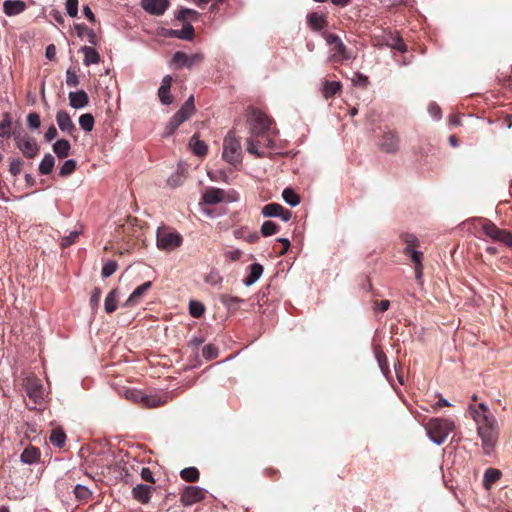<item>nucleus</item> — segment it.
Instances as JSON below:
<instances>
[{"instance_id":"nucleus-1","label":"nucleus","mask_w":512,"mask_h":512,"mask_svg":"<svg viewBox=\"0 0 512 512\" xmlns=\"http://www.w3.org/2000/svg\"><path fill=\"white\" fill-rule=\"evenodd\" d=\"M474 419L477 423L478 434L482 440L484 453L489 455L494 449L499 435L498 424L492 414H479L476 412Z\"/></svg>"},{"instance_id":"nucleus-2","label":"nucleus","mask_w":512,"mask_h":512,"mask_svg":"<svg viewBox=\"0 0 512 512\" xmlns=\"http://www.w3.org/2000/svg\"><path fill=\"white\" fill-rule=\"evenodd\" d=\"M427 436L437 445L445 442L447 437L455 429V422L450 418H430L425 424Z\"/></svg>"},{"instance_id":"nucleus-3","label":"nucleus","mask_w":512,"mask_h":512,"mask_svg":"<svg viewBox=\"0 0 512 512\" xmlns=\"http://www.w3.org/2000/svg\"><path fill=\"white\" fill-rule=\"evenodd\" d=\"M183 243V237L174 228L161 226L157 229L156 244L158 249L171 252L179 248Z\"/></svg>"},{"instance_id":"nucleus-4","label":"nucleus","mask_w":512,"mask_h":512,"mask_svg":"<svg viewBox=\"0 0 512 512\" xmlns=\"http://www.w3.org/2000/svg\"><path fill=\"white\" fill-rule=\"evenodd\" d=\"M222 158L235 168L242 164L241 143L233 131H230L223 140Z\"/></svg>"},{"instance_id":"nucleus-5","label":"nucleus","mask_w":512,"mask_h":512,"mask_svg":"<svg viewBox=\"0 0 512 512\" xmlns=\"http://www.w3.org/2000/svg\"><path fill=\"white\" fill-rule=\"evenodd\" d=\"M482 232L495 242L512 248V231L497 227L492 221L485 219L481 223Z\"/></svg>"},{"instance_id":"nucleus-6","label":"nucleus","mask_w":512,"mask_h":512,"mask_svg":"<svg viewBox=\"0 0 512 512\" xmlns=\"http://www.w3.org/2000/svg\"><path fill=\"white\" fill-rule=\"evenodd\" d=\"M325 40L328 45H333V54L330 56V61L334 63H343L344 61L353 59L351 51L342 42L340 37L336 34H326Z\"/></svg>"},{"instance_id":"nucleus-7","label":"nucleus","mask_w":512,"mask_h":512,"mask_svg":"<svg viewBox=\"0 0 512 512\" xmlns=\"http://www.w3.org/2000/svg\"><path fill=\"white\" fill-rule=\"evenodd\" d=\"M377 145L385 153H397L400 149V137L397 130L386 127L379 137Z\"/></svg>"},{"instance_id":"nucleus-8","label":"nucleus","mask_w":512,"mask_h":512,"mask_svg":"<svg viewBox=\"0 0 512 512\" xmlns=\"http://www.w3.org/2000/svg\"><path fill=\"white\" fill-rule=\"evenodd\" d=\"M272 120L263 112L252 109L249 119L250 133L253 136H263L270 129Z\"/></svg>"},{"instance_id":"nucleus-9","label":"nucleus","mask_w":512,"mask_h":512,"mask_svg":"<svg viewBox=\"0 0 512 512\" xmlns=\"http://www.w3.org/2000/svg\"><path fill=\"white\" fill-rule=\"evenodd\" d=\"M14 141L18 149L27 158H34L39 152V147L32 137L27 134L21 135L20 133H14Z\"/></svg>"},{"instance_id":"nucleus-10","label":"nucleus","mask_w":512,"mask_h":512,"mask_svg":"<svg viewBox=\"0 0 512 512\" xmlns=\"http://www.w3.org/2000/svg\"><path fill=\"white\" fill-rule=\"evenodd\" d=\"M23 387L28 397L38 404L43 399L44 389L41 380L36 376H28L23 380Z\"/></svg>"},{"instance_id":"nucleus-11","label":"nucleus","mask_w":512,"mask_h":512,"mask_svg":"<svg viewBox=\"0 0 512 512\" xmlns=\"http://www.w3.org/2000/svg\"><path fill=\"white\" fill-rule=\"evenodd\" d=\"M206 491L197 486H187L180 495V502L184 506H191L202 501Z\"/></svg>"},{"instance_id":"nucleus-12","label":"nucleus","mask_w":512,"mask_h":512,"mask_svg":"<svg viewBox=\"0 0 512 512\" xmlns=\"http://www.w3.org/2000/svg\"><path fill=\"white\" fill-rule=\"evenodd\" d=\"M122 230L124 237L127 238V242L132 239H139L142 236V225L137 218L128 217L126 223L119 227Z\"/></svg>"},{"instance_id":"nucleus-13","label":"nucleus","mask_w":512,"mask_h":512,"mask_svg":"<svg viewBox=\"0 0 512 512\" xmlns=\"http://www.w3.org/2000/svg\"><path fill=\"white\" fill-rule=\"evenodd\" d=\"M169 6V0H141V7L155 16L163 15Z\"/></svg>"},{"instance_id":"nucleus-14","label":"nucleus","mask_w":512,"mask_h":512,"mask_svg":"<svg viewBox=\"0 0 512 512\" xmlns=\"http://www.w3.org/2000/svg\"><path fill=\"white\" fill-rule=\"evenodd\" d=\"M225 192L224 190L216 187H210L205 190L202 195V200L205 204L208 205H216L221 203L224 200Z\"/></svg>"},{"instance_id":"nucleus-15","label":"nucleus","mask_w":512,"mask_h":512,"mask_svg":"<svg viewBox=\"0 0 512 512\" xmlns=\"http://www.w3.org/2000/svg\"><path fill=\"white\" fill-rule=\"evenodd\" d=\"M56 121L61 131L72 135L76 131V127L71 120L70 115L64 111H58L56 114Z\"/></svg>"},{"instance_id":"nucleus-16","label":"nucleus","mask_w":512,"mask_h":512,"mask_svg":"<svg viewBox=\"0 0 512 512\" xmlns=\"http://www.w3.org/2000/svg\"><path fill=\"white\" fill-rule=\"evenodd\" d=\"M26 8V3L21 0H5L3 2V12L7 16L19 15L24 12Z\"/></svg>"},{"instance_id":"nucleus-17","label":"nucleus","mask_w":512,"mask_h":512,"mask_svg":"<svg viewBox=\"0 0 512 512\" xmlns=\"http://www.w3.org/2000/svg\"><path fill=\"white\" fill-rule=\"evenodd\" d=\"M153 490L149 485L138 484L132 489V496L140 503L147 504L150 501Z\"/></svg>"},{"instance_id":"nucleus-18","label":"nucleus","mask_w":512,"mask_h":512,"mask_svg":"<svg viewBox=\"0 0 512 512\" xmlns=\"http://www.w3.org/2000/svg\"><path fill=\"white\" fill-rule=\"evenodd\" d=\"M140 399L142 400V406L145 408H157L165 405L168 402V396L166 394H144V396H140Z\"/></svg>"},{"instance_id":"nucleus-19","label":"nucleus","mask_w":512,"mask_h":512,"mask_svg":"<svg viewBox=\"0 0 512 512\" xmlns=\"http://www.w3.org/2000/svg\"><path fill=\"white\" fill-rule=\"evenodd\" d=\"M171 84L172 77L170 75H166L162 79L161 86L158 90V96L160 98V101L165 105L172 103V96L170 95Z\"/></svg>"},{"instance_id":"nucleus-20","label":"nucleus","mask_w":512,"mask_h":512,"mask_svg":"<svg viewBox=\"0 0 512 512\" xmlns=\"http://www.w3.org/2000/svg\"><path fill=\"white\" fill-rule=\"evenodd\" d=\"M195 112V105H194V96L191 95L185 103L182 105V107L174 114L176 118L181 120L183 123L187 119H189L192 114Z\"/></svg>"},{"instance_id":"nucleus-21","label":"nucleus","mask_w":512,"mask_h":512,"mask_svg":"<svg viewBox=\"0 0 512 512\" xmlns=\"http://www.w3.org/2000/svg\"><path fill=\"white\" fill-rule=\"evenodd\" d=\"M307 22L311 29L314 31H320L328 26V21L326 16L323 14H318L317 12H312L307 16Z\"/></svg>"},{"instance_id":"nucleus-22","label":"nucleus","mask_w":512,"mask_h":512,"mask_svg":"<svg viewBox=\"0 0 512 512\" xmlns=\"http://www.w3.org/2000/svg\"><path fill=\"white\" fill-rule=\"evenodd\" d=\"M70 105L73 108H82L89 103V96L84 90L69 93Z\"/></svg>"},{"instance_id":"nucleus-23","label":"nucleus","mask_w":512,"mask_h":512,"mask_svg":"<svg viewBox=\"0 0 512 512\" xmlns=\"http://www.w3.org/2000/svg\"><path fill=\"white\" fill-rule=\"evenodd\" d=\"M169 37H174L183 40H192L195 36L194 28L191 24L187 23L180 30L170 29L167 33Z\"/></svg>"},{"instance_id":"nucleus-24","label":"nucleus","mask_w":512,"mask_h":512,"mask_svg":"<svg viewBox=\"0 0 512 512\" xmlns=\"http://www.w3.org/2000/svg\"><path fill=\"white\" fill-rule=\"evenodd\" d=\"M189 146L192 149L193 153L197 156L203 157L207 154L208 147L204 141L199 139L198 134H194L191 137L189 141Z\"/></svg>"},{"instance_id":"nucleus-25","label":"nucleus","mask_w":512,"mask_h":512,"mask_svg":"<svg viewBox=\"0 0 512 512\" xmlns=\"http://www.w3.org/2000/svg\"><path fill=\"white\" fill-rule=\"evenodd\" d=\"M249 275L243 279V283L246 286L254 284L263 273V266L259 263H254L249 266Z\"/></svg>"},{"instance_id":"nucleus-26","label":"nucleus","mask_w":512,"mask_h":512,"mask_svg":"<svg viewBox=\"0 0 512 512\" xmlns=\"http://www.w3.org/2000/svg\"><path fill=\"white\" fill-rule=\"evenodd\" d=\"M20 458L23 463L33 464L39 460L40 451L38 448H36L32 445H29L24 449Z\"/></svg>"},{"instance_id":"nucleus-27","label":"nucleus","mask_w":512,"mask_h":512,"mask_svg":"<svg viewBox=\"0 0 512 512\" xmlns=\"http://www.w3.org/2000/svg\"><path fill=\"white\" fill-rule=\"evenodd\" d=\"M151 285H152L151 282L147 281V282L141 284L140 286H138L132 292V294L130 295L128 300L126 301L125 306H129L134 303H137L139 301V299L150 289Z\"/></svg>"},{"instance_id":"nucleus-28","label":"nucleus","mask_w":512,"mask_h":512,"mask_svg":"<svg viewBox=\"0 0 512 512\" xmlns=\"http://www.w3.org/2000/svg\"><path fill=\"white\" fill-rule=\"evenodd\" d=\"M342 88L338 81H325L322 87V94L325 99L334 97Z\"/></svg>"},{"instance_id":"nucleus-29","label":"nucleus","mask_w":512,"mask_h":512,"mask_svg":"<svg viewBox=\"0 0 512 512\" xmlns=\"http://www.w3.org/2000/svg\"><path fill=\"white\" fill-rule=\"evenodd\" d=\"M71 145L68 140L60 139L53 144V151L59 158H65L69 155Z\"/></svg>"},{"instance_id":"nucleus-30","label":"nucleus","mask_w":512,"mask_h":512,"mask_svg":"<svg viewBox=\"0 0 512 512\" xmlns=\"http://www.w3.org/2000/svg\"><path fill=\"white\" fill-rule=\"evenodd\" d=\"M81 52L84 54V64L86 66L99 63L100 55L94 48L84 46L81 48Z\"/></svg>"},{"instance_id":"nucleus-31","label":"nucleus","mask_w":512,"mask_h":512,"mask_svg":"<svg viewBox=\"0 0 512 512\" xmlns=\"http://www.w3.org/2000/svg\"><path fill=\"white\" fill-rule=\"evenodd\" d=\"M76 33L79 37H83L84 35L87 36L88 41L96 45L97 44V35L94 32V30L88 28L85 24H76L75 25Z\"/></svg>"},{"instance_id":"nucleus-32","label":"nucleus","mask_w":512,"mask_h":512,"mask_svg":"<svg viewBox=\"0 0 512 512\" xmlns=\"http://www.w3.org/2000/svg\"><path fill=\"white\" fill-rule=\"evenodd\" d=\"M55 164V158L50 153L44 155L39 165V172L42 175H48L52 172Z\"/></svg>"},{"instance_id":"nucleus-33","label":"nucleus","mask_w":512,"mask_h":512,"mask_svg":"<svg viewBox=\"0 0 512 512\" xmlns=\"http://www.w3.org/2000/svg\"><path fill=\"white\" fill-rule=\"evenodd\" d=\"M12 119L10 113L6 112L3 114V120L0 122V137L10 138L11 136Z\"/></svg>"},{"instance_id":"nucleus-34","label":"nucleus","mask_w":512,"mask_h":512,"mask_svg":"<svg viewBox=\"0 0 512 512\" xmlns=\"http://www.w3.org/2000/svg\"><path fill=\"white\" fill-rule=\"evenodd\" d=\"M180 476L186 482L195 483L199 480L200 473L196 467H188L181 470Z\"/></svg>"},{"instance_id":"nucleus-35","label":"nucleus","mask_w":512,"mask_h":512,"mask_svg":"<svg viewBox=\"0 0 512 512\" xmlns=\"http://www.w3.org/2000/svg\"><path fill=\"white\" fill-rule=\"evenodd\" d=\"M117 289H113L105 298L104 308L107 313H113L117 309Z\"/></svg>"},{"instance_id":"nucleus-36","label":"nucleus","mask_w":512,"mask_h":512,"mask_svg":"<svg viewBox=\"0 0 512 512\" xmlns=\"http://www.w3.org/2000/svg\"><path fill=\"white\" fill-rule=\"evenodd\" d=\"M74 494L77 500L87 503L92 499V492L84 485H76Z\"/></svg>"},{"instance_id":"nucleus-37","label":"nucleus","mask_w":512,"mask_h":512,"mask_svg":"<svg viewBox=\"0 0 512 512\" xmlns=\"http://www.w3.org/2000/svg\"><path fill=\"white\" fill-rule=\"evenodd\" d=\"M501 477V472L498 469L488 468L484 474V486L489 488L493 483L498 481Z\"/></svg>"},{"instance_id":"nucleus-38","label":"nucleus","mask_w":512,"mask_h":512,"mask_svg":"<svg viewBox=\"0 0 512 512\" xmlns=\"http://www.w3.org/2000/svg\"><path fill=\"white\" fill-rule=\"evenodd\" d=\"M283 211V206L278 203H269L262 208L265 217H278Z\"/></svg>"},{"instance_id":"nucleus-39","label":"nucleus","mask_w":512,"mask_h":512,"mask_svg":"<svg viewBox=\"0 0 512 512\" xmlns=\"http://www.w3.org/2000/svg\"><path fill=\"white\" fill-rule=\"evenodd\" d=\"M282 197L291 206H296L300 203L299 195L292 188H285L282 192Z\"/></svg>"},{"instance_id":"nucleus-40","label":"nucleus","mask_w":512,"mask_h":512,"mask_svg":"<svg viewBox=\"0 0 512 512\" xmlns=\"http://www.w3.org/2000/svg\"><path fill=\"white\" fill-rule=\"evenodd\" d=\"M220 302L229 309H236L238 305L243 302V300L236 296L223 294L220 296Z\"/></svg>"},{"instance_id":"nucleus-41","label":"nucleus","mask_w":512,"mask_h":512,"mask_svg":"<svg viewBox=\"0 0 512 512\" xmlns=\"http://www.w3.org/2000/svg\"><path fill=\"white\" fill-rule=\"evenodd\" d=\"M66 441V435L61 429H54L50 435V442L58 447L61 448Z\"/></svg>"},{"instance_id":"nucleus-42","label":"nucleus","mask_w":512,"mask_h":512,"mask_svg":"<svg viewBox=\"0 0 512 512\" xmlns=\"http://www.w3.org/2000/svg\"><path fill=\"white\" fill-rule=\"evenodd\" d=\"M79 125L80 127L86 131L90 132L94 127V117L90 113L83 114L79 117Z\"/></svg>"},{"instance_id":"nucleus-43","label":"nucleus","mask_w":512,"mask_h":512,"mask_svg":"<svg viewBox=\"0 0 512 512\" xmlns=\"http://www.w3.org/2000/svg\"><path fill=\"white\" fill-rule=\"evenodd\" d=\"M259 136H253L251 134V136L247 139V151L250 153V154H253L255 155L256 157H263L264 156V153H261L259 152L258 148H257V145L259 143L258 141V138Z\"/></svg>"},{"instance_id":"nucleus-44","label":"nucleus","mask_w":512,"mask_h":512,"mask_svg":"<svg viewBox=\"0 0 512 512\" xmlns=\"http://www.w3.org/2000/svg\"><path fill=\"white\" fill-rule=\"evenodd\" d=\"M376 359L379 364V367L382 371V373L388 377L390 374V369L387 361V357L383 351H376Z\"/></svg>"},{"instance_id":"nucleus-45","label":"nucleus","mask_w":512,"mask_h":512,"mask_svg":"<svg viewBox=\"0 0 512 512\" xmlns=\"http://www.w3.org/2000/svg\"><path fill=\"white\" fill-rule=\"evenodd\" d=\"M77 167V163L73 159L66 160L62 167L60 168L59 175L61 177H67L71 175Z\"/></svg>"},{"instance_id":"nucleus-46","label":"nucleus","mask_w":512,"mask_h":512,"mask_svg":"<svg viewBox=\"0 0 512 512\" xmlns=\"http://www.w3.org/2000/svg\"><path fill=\"white\" fill-rule=\"evenodd\" d=\"M279 230V226L273 221H265L261 226V234L264 237L271 236L277 233Z\"/></svg>"},{"instance_id":"nucleus-47","label":"nucleus","mask_w":512,"mask_h":512,"mask_svg":"<svg viewBox=\"0 0 512 512\" xmlns=\"http://www.w3.org/2000/svg\"><path fill=\"white\" fill-rule=\"evenodd\" d=\"M205 312V307L201 302L198 301H190L189 303V313L191 316L195 318L201 317Z\"/></svg>"},{"instance_id":"nucleus-48","label":"nucleus","mask_w":512,"mask_h":512,"mask_svg":"<svg viewBox=\"0 0 512 512\" xmlns=\"http://www.w3.org/2000/svg\"><path fill=\"white\" fill-rule=\"evenodd\" d=\"M198 12L189 8H182L178 11L176 18L180 21H185L188 18L192 20H196L198 17Z\"/></svg>"},{"instance_id":"nucleus-49","label":"nucleus","mask_w":512,"mask_h":512,"mask_svg":"<svg viewBox=\"0 0 512 512\" xmlns=\"http://www.w3.org/2000/svg\"><path fill=\"white\" fill-rule=\"evenodd\" d=\"M66 84L69 87H77L79 85V77L73 68H68L66 71Z\"/></svg>"},{"instance_id":"nucleus-50","label":"nucleus","mask_w":512,"mask_h":512,"mask_svg":"<svg viewBox=\"0 0 512 512\" xmlns=\"http://www.w3.org/2000/svg\"><path fill=\"white\" fill-rule=\"evenodd\" d=\"M181 124V120H179L173 115V117L170 119L169 123L165 127L164 136L172 135Z\"/></svg>"},{"instance_id":"nucleus-51","label":"nucleus","mask_w":512,"mask_h":512,"mask_svg":"<svg viewBox=\"0 0 512 512\" xmlns=\"http://www.w3.org/2000/svg\"><path fill=\"white\" fill-rule=\"evenodd\" d=\"M24 161L20 158L11 159L9 171L13 176H18L21 173Z\"/></svg>"},{"instance_id":"nucleus-52","label":"nucleus","mask_w":512,"mask_h":512,"mask_svg":"<svg viewBox=\"0 0 512 512\" xmlns=\"http://www.w3.org/2000/svg\"><path fill=\"white\" fill-rule=\"evenodd\" d=\"M202 355L207 360L215 359L218 356V349L212 344L205 345L202 349Z\"/></svg>"},{"instance_id":"nucleus-53","label":"nucleus","mask_w":512,"mask_h":512,"mask_svg":"<svg viewBox=\"0 0 512 512\" xmlns=\"http://www.w3.org/2000/svg\"><path fill=\"white\" fill-rule=\"evenodd\" d=\"M172 61L174 64H176L178 66H186L187 67V64L189 61V56L182 51H178L173 55Z\"/></svg>"},{"instance_id":"nucleus-54","label":"nucleus","mask_w":512,"mask_h":512,"mask_svg":"<svg viewBox=\"0 0 512 512\" xmlns=\"http://www.w3.org/2000/svg\"><path fill=\"white\" fill-rule=\"evenodd\" d=\"M205 282L210 285H217L222 282V276L217 270H211L205 277Z\"/></svg>"},{"instance_id":"nucleus-55","label":"nucleus","mask_w":512,"mask_h":512,"mask_svg":"<svg viewBox=\"0 0 512 512\" xmlns=\"http://www.w3.org/2000/svg\"><path fill=\"white\" fill-rule=\"evenodd\" d=\"M352 82L355 86H360V87L366 88L369 83V80L366 75L357 72L354 74V76L352 78Z\"/></svg>"},{"instance_id":"nucleus-56","label":"nucleus","mask_w":512,"mask_h":512,"mask_svg":"<svg viewBox=\"0 0 512 512\" xmlns=\"http://www.w3.org/2000/svg\"><path fill=\"white\" fill-rule=\"evenodd\" d=\"M27 123L31 129H38L41 124L39 114H37L36 112L29 113L27 116Z\"/></svg>"},{"instance_id":"nucleus-57","label":"nucleus","mask_w":512,"mask_h":512,"mask_svg":"<svg viewBox=\"0 0 512 512\" xmlns=\"http://www.w3.org/2000/svg\"><path fill=\"white\" fill-rule=\"evenodd\" d=\"M117 263L115 261H108L102 268V276L107 278L117 270Z\"/></svg>"},{"instance_id":"nucleus-58","label":"nucleus","mask_w":512,"mask_h":512,"mask_svg":"<svg viewBox=\"0 0 512 512\" xmlns=\"http://www.w3.org/2000/svg\"><path fill=\"white\" fill-rule=\"evenodd\" d=\"M66 11L70 17H76L78 14V0H66Z\"/></svg>"},{"instance_id":"nucleus-59","label":"nucleus","mask_w":512,"mask_h":512,"mask_svg":"<svg viewBox=\"0 0 512 512\" xmlns=\"http://www.w3.org/2000/svg\"><path fill=\"white\" fill-rule=\"evenodd\" d=\"M401 239L406 244V246H409V247H417L419 244L417 237L410 233L402 234Z\"/></svg>"},{"instance_id":"nucleus-60","label":"nucleus","mask_w":512,"mask_h":512,"mask_svg":"<svg viewBox=\"0 0 512 512\" xmlns=\"http://www.w3.org/2000/svg\"><path fill=\"white\" fill-rule=\"evenodd\" d=\"M78 236H79V232H77V231L71 232L69 234V236L62 238L61 246L63 248L69 247L70 245H72L76 241Z\"/></svg>"},{"instance_id":"nucleus-61","label":"nucleus","mask_w":512,"mask_h":512,"mask_svg":"<svg viewBox=\"0 0 512 512\" xmlns=\"http://www.w3.org/2000/svg\"><path fill=\"white\" fill-rule=\"evenodd\" d=\"M403 253L406 256H409L411 258V261L414 262V257H417V259L422 260V253L416 250V247H409L406 246L403 250Z\"/></svg>"},{"instance_id":"nucleus-62","label":"nucleus","mask_w":512,"mask_h":512,"mask_svg":"<svg viewBox=\"0 0 512 512\" xmlns=\"http://www.w3.org/2000/svg\"><path fill=\"white\" fill-rule=\"evenodd\" d=\"M414 269H415V278L418 282L422 280V274H423V265L422 260L417 259V257H414Z\"/></svg>"},{"instance_id":"nucleus-63","label":"nucleus","mask_w":512,"mask_h":512,"mask_svg":"<svg viewBox=\"0 0 512 512\" xmlns=\"http://www.w3.org/2000/svg\"><path fill=\"white\" fill-rule=\"evenodd\" d=\"M145 393L138 390H130L126 392V397L128 399H131L135 403H139L142 405V400L140 399V396H144Z\"/></svg>"},{"instance_id":"nucleus-64","label":"nucleus","mask_w":512,"mask_h":512,"mask_svg":"<svg viewBox=\"0 0 512 512\" xmlns=\"http://www.w3.org/2000/svg\"><path fill=\"white\" fill-rule=\"evenodd\" d=\"M243 253L239 249L228 250L224 253L226 259L230 261H238L242 257Z\"/></svg>"}]
</instances>
